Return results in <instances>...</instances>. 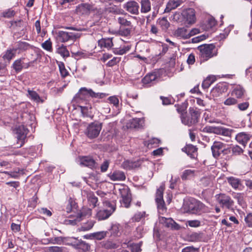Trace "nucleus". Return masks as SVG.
<instances>
[{"instance_id":"nucleus-44","label":"nucleus","mask_w":252,"mask_h":252,"mask_svg":"<svg viewBox=\"0 0 252 252\" xmlns=\"http://www.w3.org/2000/svg\"><path fill=\"white\" fill-rule=\"evenodd\" d=\"M118 22L122 27H132L131 22L127 20L124 17H120L118 18Z\"/></svg>"},{"instance_id":"nucleus-14","label":"nucleus","mask_w":252,"mask_h":252,"mask_svg":"<svg viewBox=\"0 0 252 252\" xmlns=\"http://www.w3.org/2000/svg\"><path fill=\"white\" fill-rule=\"evenodd\" d=\"M93 10L92 6L87 3L79 4L76 8L75 12L79 15L89 14L90 11Z\"/></svg>"},{"instance_id":"nucleus-50","label":"nucleus","mask_w":252,"mask_h":252,"mask_svg":"<svg viewBox=\"0 0 252 252\" xmlns=\"http://www.w3.org/2000/svg\"><path fill=\"white\" fill-rule=\"evenodd\" d=\"M237 102V100L235 98L229 97L224 101L223 104L226 106H232L236 104Z\"/></svg>"},{"instance_id":"nucleus-53","label":"nucleus","mask_w":252,"mask_h":252,"mask_svg":"<svg viewBox=\"0 0 252 252\" xmlns=\"http://www.w3.org/2000/svg\"><path fill=\"white\" fill-rule=\"evenodd\" d=\"M104 247L106 249H113L118 248V246L111 241H106L103 245Z\"/></svg>"},{"instance_id":"nucleus-4","label":"nucleus","mask_w":252,"mask_h":252,"mask_svg":"<svg viewBox=\"0 0 252 252\" xmlns=\"http://www.w3.org/2000/svg\"><path fill=\"white\" fill-rule=\"evenodd\" d=\"M213 156L215 158H219L221 153L226 155L230 152V149L225 144L220 142L215 141L211 146Z\"/></svg>"},{"instance_id":"nucleus-17","label":"nucleus","mask_w":252,"mask_h":252,"mask_svg":"<svg viewBox=\"0 0 252 252\" xmlns=\"http://www.w3.org/2000/svg\"><path fill=\"white\" fill-rule=\"evenodd\" d=\"M108 177L113 181H122L126 180V175L124 172L120 170L114 171L108 174Z\"/></svg>"},{"instance_id":"nucleus-59","label":"nucleus","mask_w":252,"mask_h":252,"mask_svg":"<svg viewBox=\"0 0 252 252\" xmlns=\"http://www.w3.org/2000/svg\"><path fill=\"white\" fill-rule=\"evenodd\" d=\"M108 100L110 103L113 104L114 106L117 107L119 105V100L116 96H111L108 97Z\"/></svg>"},{"instance_id":"nucleus-37","label":"nucleus","mask_w":252,"mask_h":252,"mask_svg":"<svg viewBox=\"0 0 252 252\" xmlns=\"http://www.w3.org/2000/svg\"><path fill=\"white\" fill-rule=\"evenodd\" d=\"M122 167L126 170H130L137 167V163L135 162L129 160L124 161L121 165Z\"/></svg>"},{"instance_id":"nucleus-28","label":"nucleus","mask_w":252,"mask_h":252,"mask_svg":"<svg viewBox=\"0 0 252 252\" xmlns=\"http://www.w3.org/2000/svg\"><path fill=\"white\" fill-rule=\"evenodd\" d=\"M87 199L90 206L94 208L97 205L98 199L92 192H90L87 194Z\"/></svg>"},{"instance_id":"nucleus-27","label":"nucleus","mask_w":252,"mask_h":252,"mask_svg":"<svg viewBox=\"0 0 252 252\" xmlns=\"http://www.w3.org/2000/svg\"><path fill=\"white\" fill-rule=\"evenodd\" d=\"M141 12L147 13L151 10V4L150 0H141Z\"/></svg>"},{"instance_id":"nucleus-56","label":"nucleus","mask_w":252,"mask_h":252,"mask_svg":"<svg viewBox=\"0 0 252 252\" xmlns=\"http://www.w3.org/2000/svg\"><path fill=\"white\" fill-rule=\"evenodd\" d=\"M122 198V204H123L124 206L126 208L129 207L131 200V195Z\"/></svg>"},{"instance_id":"nucleus-62","label":"nucleus","mask_w":252,"mask_h":252,"mask_svg":"<svg viewBox=\"0 0 252 252\" xmlns=\"http://www.w3.org/2000/svg\"><path fill=\"white\" fill-rule=\"evenodd\" d=\"M232 152L235 155H240L243 153V149L238 146H234L232 149Z\"/></svg>"},{"instance_id":"nucleus-18","label":"nucleus","mask_w":252,"mask_h":252,"mask_svg":"<svg viewBox=\"0 0 252 252\" xmlns=\"http://www.w3.org/2000/svg\"><path fill=\"white\" fill-rule=\"evenodd\" d=\"M74 241L72 242L70 245L76 249L82 250L84 252L89 250L90 246L85 242L80 240L74 239Z\"/></svg>"},{"instance_id":"nucleus-61","label":"nucleus","mask_w":252,"mask_h":252,"mask_svg":"<svg viewBox=\"0 0 252 252\" xmlns=\"http://www.w3.org/2000/svg\"><path fill=\"white\" fill-rule=\"evenodd\" d=\"M160 98L162 100V104L164 105H169L173 103L171 98L169 97L160 96Z\"/></svg>"},{"instance_id":"nucleus-52","label":"nucleus","mask_w":252,"mask_h":252,"mask_svg":"<svg viewBox=\"0 0 252 252\" xmlns=\"http://www.w3.org/2000/svg\"><path fill=\"white\" fill-rule=\"evenodd\" d=\"M174 220L171 218H166L162 217L160 219V221L164 223V225L167 227H170L172 226V223L173 222Z\"/></svg>"},{"instance_id":"nucleus-55","label":"nucleus","mask_w":252,"mask_h":252,"mask_svg":"<svg viewBox=\"0 0 252 252\" xmlns=\"http://www.w3.org/2000/svg\"><path fill=\"white\" fill-rule=\"evenodd\" d=\"M159 24L163 30L167 29L169 26V23L165 18H162L159 21Z\"/></svg>"},{"instance_id":"nucleus-22","label":"nucleus","mask_w":252,"mask_h":252,"mask_svg":"<svg viewBox=\"0 0 252 252\" xmlns=\"http://www.w3.org/2000/svg\"><path fill=\"white\" fill-rule=\"evenodd\" d=\"M182 3V0H170L166 4V7L164 9V12H169L172 9H174L181 5Z\"/></svg>"},{"instance_id":"nucleus-9","label":"nucleus","mask_w":252,"mask_h":252,"mask_svg":"<svg viewBox=\"0 0 252 252\" xmlns=\"http://www.w3.org/2000/svg\"><path fill=\"white\" fill-rule=\"evenodd\" d=\"M123 8L128 13L137 15L139 14V5L135 0H129L123 5Z\"/></svg>"},{"instance_id":"nucleus-60","label":"nucleus","mask_w":252,"mask_h":252,"mask_svg":"<svg viewBox=\"0 0 252 252\" xmlns=\"http://www.w3.org/2000/svg\"><path fill=\"white\" fill-rule=\"evenodd\" d=\"M187 223L191 227H197L200 225V221L198 220H188Z\"/></svg>"},{"instance_id":"nucleus-6","label":"nucleus","mask_w":252,"mask_h":252,"mask_svg":"<svg viewBox=\"0 0 252 252\" xmlns=\"http://www.w3.org/2000/svg\"><path fill=\"white\" fill-rule=\"evenodd\" d=\"M57 37L59 41L62 42H66L69 40H75L79 37L78 33L64 31H59L57 32Z\"/></svg>"},{"instance_id":"nucleus-39","label":"nucleus","mask_w":252,"mask_h":252,"mask_svg":"<svg viewBox=\"0 0 252 252\" xmlns=\"http://www.w3.org/2000/svg\"><path fill=\"white\" fill-rule=\"evenodd\" d=\"M119 191L122 197L130 195V190L127 186H121L119 189Z\"/></svg>"},{"instance_id":"nucleus-30","label":"nucleus","mask_w":252,"mask_h":252,"mask_svg":"<svg viewBox=\"0 0 252 252\" xmlns=\"http://www.w3.org/2000/svg\"><path fill=\"white\" fill-rule=\"evenodd\" d=\"M158 213L160 214H164L167 211L165 202L163 199L156 200Z\"/></svg>"},{"instance_id":"nucleus-64","label":"nucleus","mask_w":252,"mask_h":252,"mask_svg":"<svg viewBox=\"0 0 252 252\" xmlns=\"http://www.w3.org/2000/svg\"><path fill=\"white\" fill-rule=\"evenodd\" d=\"M142 242H140L137 244H133L132 246V252H140L141 251V247Z\"/></svg>"},{"instance_id":"nucleus-24","label":"nucleus","mask_w":252,"mask_h":252,"mask_svg":"<svg viewBox=\"0 0 252 252\" xmlns=\"http://www.w3.org/2000/svg\"><path fill=\"white\" fill-rule=\"evenodd\" d=\"M250 135L245 132H241L236 136V140L238 142L245 146L250 140Z\"/></svg>"},{"instance_id":"nucleus-36","label":"nucleus","mask_w":252,"mask_h":252,"mask_svg":"<svg viewBox=\"0 0 252 252\" xmlns=\"http://www.w3.org/2000/svg\"><path fill=\"white\" fill-rule=\"evenodd\" d=\"M195 171L191 169H187L183 171L181 175V178L183 180H187L189 179L195 175Z\"/></svg>"},{"instance_id":"nucleus-57","label":"nucleus","mask_w":252,"mask_h":252,"mask_svg":"<svg viewBox=\"0 0 252 252\" xmlns=\"http://www.w3.org/2000/svg\"><path fill=\"white\" fill-rule=\"evenodd\" d=\"M232 129H230L229 128H226L224 127H222V129L221 131L220 135H222L224 136L231 137L232 133L233 132Z\"/></svg>"},{"instance_id":"nucleus-13","label":"nucleus","mask_w":252,"mask_h":252,"mask_svg":"<svg viewBox=\"0 0 252 252\" xmlns=\"http://www.w3.org/2000/svg\"><path fill=\"white\" fill-rule=\"evenodd\" d=\"M189 115L191 116V121L187 123V126H191L198 122L200 112L197 108L191 107L189 109Z\"/></svg>"},{"instance_id":"nucleus-16","label":"nucleus","mask_w":252,"mask_h":252,"mask_svg":"<svg viewBox=\"0 0 252 252\" xmlns=\"http://www.w3.org/2000/svg\"><path fill=\"white\" fill-rule=\"evenodd\" d=\"M182 151L185 152L191 158L196 159L197 157V148L191 145H187L182 149Z\"/></svg>"},{"instance_id":"nucleus-32","label":"nucleus","mask_w":252,"mask_h":252,"mask_svg":"<svg viewBox=\"0 0 252 252\" xmlns=\"http://www.w3.org/2000/svg\"><path fill=\"white\" fill-rule=\"evenodd\" d=\"M216 80L215 76H209L202 82V87L203 89H208Z\"/></svg>"},{"instance_id":"nucleus-23","label":"nucleus","mask_w":252,"mask_h":252,"mask_svg":"<svg viewBox=\"0 0 252 252\" xmlns=\"http://www.w3.org/2000/svg\"><path fill=\"white\" fill-rule=\"evenodd\" d=\"M98 45L101 48L104 47L110 49L113 46L112 38H102L98 41Z\"/></svg>"},{"instance_id":"nucleus-19","label":"nucleus","mask_w":252,"mask_h":252,"mask_svg":"<svg viewBox=\"0 0 252 252\" xmlns=\"http://www.w3.org/2000/svg\"><path fill=\"white\" fill-rule=\"evenodd\" d=\"M80 164L90 168L95 167L96 162L91 157H83L80 158Z\"/></svg>"},{"instance_id":"nucleus-5","label":"nucleus","mask_w":252,"mask_h":252,"mask_svg":"<svg viewBox=\"0 0 252 252\" xmlns=\"http://www.w3.org/2000/svg\"><path fill=\"white\" fill-rule=\"evenodd\" d=\"M101 128V124L95 122L92 123L87 127L85 133L88 138L93 139L99 135Z\"/></svg>"},{"instance_id":"nucleus-33","label":"nucleus","mask_w":252,"mask_h":252,"mask_svg":"<svg viewBox=\"0 0 252 252\" xmlns=\"http://www.w3.org/2000/svg\"><path fill=\"white\" fill-rule=\"evenodd\" d=\"M16 51V50L14 49L7 50L2 56V58L10 62L15 56Z\"/></svg>"},{"instance_id":"nucleus-42","label":"nucleus","mask_w":252,"mask_h":252,"mask_svg":"<svg viewBox=\"0 0 252 252\" xmlns=\"http://www.w3.org/2000/svg\"><path fill=\"white\" fill-rule=\"evenodd\" d=\"M94 220H89L86 223L83 224L81 227L80 230L81 231H85L90 230L94 225Z\"/></svg>"},{"instance_id":"nucleus-25","label":"nucleus","mask_w":252,"mask_h":252,"mask_svg":"<svg viewBox=\"0 0 252 252\" xmlns=\"http://www.w3.org/2000/svg\"><path fill=\"white\" fill-rule=\"evenodd\" d=\"M245 92V90L241 86L237 85L234 87L231 95L235 96L238 98H240L244 96Z\"/></svg>"},{"instance_id":"nucleus-51","label":"nucleus","mask_w":252,"mask_h":252,"mask_svg":"<svg viewBox=\"0 0 252 252\" xmlns=\"http://www.w3.org/2000/svg\"><path fill=\"white\" fill-rule=\"evenodd\" d=\"M41 46L44 49L49 52L52 51V43L50 39L47 40L45 41L44 42H43Z\"/></svg>"},{"instance_id":"nucleus-41","label":"nucleus","mask_w":252,"mask_h":252,"mask_svg":"<svg viewBox=\"0 0 252 252\" xmlns=\"http://www.w3.org/2000/svg\"><path fill=\"white\" fill-rule=\"evenodd\" d=\"M165 189V186L164 184L161 185L157 190L156 194V200L163 199V194Z\"/></svg>"},{"instance_id":"nucleus-11","label":"nucleus","mask_w":252,"mask_h":252,"mask_svg":"<svg viewBox=\"0 0 252 252\" xmlns=\"http://www.w3.org/2000/svg\"><path fill=\"white\" fill-rule=\"evenodd\" d=\"M228 85L224 82H220L216 85L211 92V95L214 97H218L223 93L227 91Z\"/></svg>"},{"instance_id":"nucleus-34","label":"nucleus","mask_w":252,"mask_h":252,"mask_svg":"<svg viewBox=\"0 0 252 252\" xmlns=\"http://www.w3.org/2000/svg\"><path fill=\"white\" fill-rule=\"evenodd\" d=\"M24 22L22 20L18 21H11L10 22L9 28L13 30H19L23 27Z\"/></svg>"},{"instance_id":"nucleus-20","label":"nucleus","mask_w":252,"mask_h":252,"mask_svg":"<svg viewBox=\"0 0 252 252\" xmlns=\"http://www.w3.org/2000/svg\"><path fill=\"white\" fill-rule=\"evenodd\" d=\"M174 35L180 39L189 38V30L185 27L178 28L174 32Z\"/></svg>"},{"instance_id":"nucleus-21","label":"nucleus","mask_w":252,"mask_h":252,"mask_svg":"<svg viewBox=\"0 0 252 252\" xmlns=\"http://www.w3.org/2000/svg\"><path fill=\"white\" fill-rule=\"evenodd\" d=\"M107 231H109L110 237L116 238L119 237L121 235L120 224L118 223L112 224L110 228Z\"/></svg>"},{"instance_id":"nucleus-38","label":"nucleus","mask_w":252,"mask_h":252,"mask_svg":"<svg viewBox=\"0 0 252 252\" xmlns=\"http://www.w3.org/2000/svg\"><path fill=\"white\" fill-rule=\"evenodd\" d=\"M28 93L32 100L36 101V102H43V100L40 98L39 94L35 91L29 89L28 90Z\"/></svg>"},{"instance_id":"nucleus-54","label":"nucleus","mask_w":252,"mask_h":252,"mask_svg":"<svg viewBox=\"0 0 252 252\" xmlns=\"http://www.w3.org/2000/svg\"><path fill=\"white\" fill-rule=\"evenodd\" d=\"M46 252H63V248L57 246H52L47 247L46 248Z\"/></svg>"},{"instance_id":"nucleus-29","label":"nucleus","mask_w":252,"mask_h":252,"mask_svg":"<svg viewBox=\"0 0 252 252\" xmlns=\"http://www.w3.org/2000/svg\"><path fill=\"white\" fill-rule=\"evenodd\" d=\"M203 204L200 202L191 204L189 206V211L192 214H198L200 212V209L202 208Z\"/></svg>"},{"instance_id":"nucleus-35","label":"nucleus","mask_w":252,"mask_h":252,"mask_svg":"<svg viewBox=\"0 0 252 252\" xmlns=\"http://www.w3.org/2000/svg\"><path fill=\"white\" fill-rule=\"evenodd\" d=\"M57 52L63 58L68 57L70 55L69 52L67 49L66 47L63 44L57 48Z\"/></svg>"},{"instance_id":"nucleus-40","label":"nucleus","mask_w":252,"mask_h":252,"mask_svg":"<svg viewBox=\"0 0 252 252\" xmlns=\"http://www.w3.org/2000/svg\"><path fill=\"white\" fill-rule=\"evenodd\" d=\"M132 27L127 28L120 27L118 32L122 36H128L130 35Z\"/></svg>"},{"instance_id":"nucleus-10","label":"nucleus","mask_w":252,"mask_h":252,"mask_svg":"<svg viewBox=\"0 0 252 252\" xmlns=\"http://www.w3.org/2000/svg\"><path fill=\"white\" fill-rule=\"evenodd\" d=\"M217 200L222 207L230 208L233 205V201L231 197L225 194H220L217 195Z\"/></svg>"},{"instance_id":"nucleus-47","label":"nucleus","mask_w":252,"mask_h":252,"mask_svg":"<svg viewBox=\"0 0 252 252\" xmlns=\"http://www.w3.org/2000/svg\"><path fill=\"white\" fill-rule=\"evenodd\" d=\"M212 183V179L210 177H204L200 180V184L203 187L209 186Z\"/></svg>"},{"instance_id":"nucleus-8","label":"nucleus","mask_w":252,"mask_h":252,"mask_svg":"<svg viewBox=\"0 0 252 252\" xmlns=\"http://www.w3.org/2000/svg\"><path fill=\"white\" fill-rule=\"evenodd\" d=\"M28 132V129L24 126H20L17 128V144H19L18 147H21L25 144Z\"/></svg>"},{"instance_id":"nucleus-49","label":"nucleus","mask_w":252,"mask_h":252,"mask_svg":"<svg viewBox=\"0 0 252 252\" xmlns=\"http://www.w3.org/2000/svg\"><path fill=\"white\" fill-rule=\"evenodd\" d=\"M59 70L61 74V76L63 78H65L68 75V72L65 69L64 64L63 62H60L58 63Z\"/></svg>"},{"instance_id":"nucleus-63","label":"nucleus","mask_w":252,"mask_h":252,"mask_svg":"<svg viewBox=\"0 0 252 252\" xmlns=\"http://www.w3.org/2000/svg\"><path fill=\"white\" fill-rule=\"evenodd\" d=\"M246 224L249 227H252V214H249L245 218Z\"/></svg>"},{"instance_id":"nucleus-58","label":"nucleus","mask_w":252,"mask_h":252,"mask_svg":"<svg viewBox=\"0 0 252 252\" xmlns=\"http://www.w3.org/2000/svg\"><path fill=\"white\" fill-rule=\"evenodd\" d=\"M121 59L120 57H114L107 63V65L110 67L113 66L119 63L121 61Z\"/></svg>"},{"instance_id":"nucleus-46","label":"nucleus","mask_w":252,"mask_h":252,"mask_svg":"<svg viewBox=\"0 0 252 252\" xmlns=\"http://www.w3.org/2000/svg\"><path fill=\"white\" fill-rule=\"evenodd\" d=\"M16 14L15 11L12 8H9L4 11L1 13V15L3 17L6 18H11L15 16Z\"/></svg>"},{"instance_id":"nucleus-45","label":"nucleus","mask_w":252,"mask_h":252,"mask_svg":"<svg viewBox=\"0 0 252 252\" xmlns=\"http://www.w3.org/2000/svg\"><path fill=\"white\" fill-rule=\"evenodd\" d=\"M142 119L140 118H133L129 121V127L130 128H138L140 126Z\"/></svg>"},{"instance_id":"nucleus-15","label":"nucleus","mask_w":252,"mask_h":252,"mask_svg":"<svg viewBox=\"0 0 252 252\" xmlns=\"http://www.w3.org/2000/svg\"><path fill=\"white\" fill-rule=\"evenodd\" d=\"M153 2H155L157 4L153 7V11L152 15H149L146 17L147 23H149L151 20L154 19L158 13L159 8L160 6L163 3L164 0H152Z\"/></svg>"},{"instance_id":"nucleus-31","label":"nucleus","mask_w":252,"mask_h":252,"mask_svg":"<svg viewBox=\"0 0 252 252\" xmlns=\"http://www.w3.org/2000/svg\"><path fill=\"white\" fill-rule=\"evenodd\" d=\"M228 183L235 189H238L241 185V180L234 177L227 178Z\"/></svg>"},{"instance_id":"nucleus-26","label":"nucleus","mask_w":252,"mask_h":252,"mask_svg":"<svg viewBox=\"0 0 252 252\" xmlns=\"http://www.w3.org/2000/svg\"><path fill=\"white\" fill-rule=\"evenodd\" d=\"M157 79V74L155 72L149 73L142 80V83L145 85H150Z\"/></svg>"},{"instance_id":"nucleus-2","label":"nucleus","mask_w":252,"mask_h":252,"mask_svg":"<svg viewBox=\"0 0 252 252\" xmlns=\"http://www.w3.org/2000/svg\"><path fill=\"white\" fill-rule=\"evenodd\" d=\"M103 208L98 211L96 218L99 220L108 219L116 210V205L114 201H105L103 202Z\"/></svg>"},{"instance_id":"nucleus-43","label":"nucleus","mask_w":252,"mask_h":252,"mask_svg":"<svg viewBox=\"0 0 252 252\" xmlns=\"http://www.w3.org/2000/svg\"><path fill=\"white\" fill-rule=\"evenodd\" d=\"M130 47H131L130 46L127 45L120 48H116L115 49L114 52L115 54L122 55L128 52L130 50Z\"/></svg>"},{"instance_id":"nucleus-1","label":"nucleus","mask_w":252,"mask_h":252,"mask_svg":"<svg viewBox=\"0 0 252 252\" xmlns=\"http://www.w3.org/2000/svg\"><path fill=\"white\" fill-rule=\"evenodd\" d=\"M109 94L104 93H95L91 89L81 88L73 98V101L78 103L84 116L92 118V105L89 103V98L102 99Z\"/></svg>"},{"instance_id":"nucleus-48","label":"nucleus","mask_w":252,"mask_h":252,"mask_svg":"<svg viewBox=\"0 0 252 252\" xmlns=\"http://www.w3.org/2000/svg\"><path fill=\"white\" fill-rule=\"evenodd\" d=\"M108 234H109V231H103L94 233L93 235L97 240H100L104 238Z\"/></svg>"},{"instance_id":"nucleus-3","label":"nucleus","mask_w":252,"mask_h":252,"mask_svg":"<svg viewBox=\"0 0 252 252\" xmlns=\"http://www.w3.org/2000/svg\"><path fill=\"white\" fill-rule=\"evenodd\" d=\"M199 51V56L201 61H206L217 55L215 46L213 44H203L197 48Z\"/></svg>"},{"instance_id":"nucleus-12","label":"nucleus","mask_w":252,"mask_h":252,"mask_svg":"<svg viewBox=\"0 0 252 252\" xmlns=\"http://www.w3.org/2000/svg\"><path fill=\"white\" fill-rule=\"evenodd\" d=\"M183 17L187 23L192 24L196 20L195 10L192 8H189L184 10L182 13Z\"/></svg>"},{"instance_id":"nucleus-7","label":"nucleus","mask_w":252,"mask_h":252,"mask_svg":"<svg viewBox=\"0 0 252 252\" xmlns=\"http://www.w3.org/2000/svg\"><path fill=\"white\" fill-rule=\"evenodd\" d=\"M25 59L24 58H21L15 60L12 65V68L15 70V72L19 73L21 72L23 69L29 68L32 62L25 63Z\"/></svg>"}]
</instances>
